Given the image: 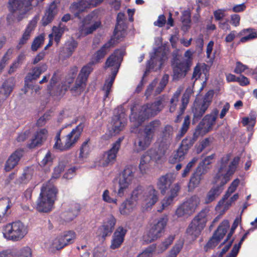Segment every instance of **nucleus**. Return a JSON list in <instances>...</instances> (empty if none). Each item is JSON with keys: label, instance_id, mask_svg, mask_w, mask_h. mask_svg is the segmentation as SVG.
<instances>
[{"label": "nucleus", "instance_id": "nucleus-1", "mask_svg": "<svg viewBox=\"0 0 257 257\" xmlns=\"http://www.w3.org/2000/svg\"><path fill=\"white\" fill-rule=\"evenodd\" d=\"M230 155L222 157L220 161L218 170L215 176L213 183L215 186L212 187L207 193L204 199L205 203L209 204L213 201L222 192L223 186L230 180V177L234 173L239 161V157H235L229 164Z\"/></svg>", "mask_w": 257, "mask_h": 257}, {"label": "nucleus", "instance_id": "nucleus-2", "mask_svg": "<svg viewBox=\"0 0 257 257\" xmlns=\"http://www.w3.org/2000/svg\"><path fill=\"white\" fill-rule=\"evenodd\" d=\"M164 98L160 97L152 104H147L142 106L135 105L131 108L130 120L134 122L136 127L140 126L145 120L154 116L164 107Z\"/></svg>", "mask_w": 257, "mask_h": 257}, {"label": "nucleus", "instance_id": "nucleus-3", "mask_svg": "<svg viewBox=\"0 0 257 257\" xmlns=\"http://www.w3.org/2000/svg\"><path fill=\"white\" fill-rule=\"evenodd\" d=\"M159 194L153 186H137L132 193L131 199L140 200L145 209L151 208L158 201Z\"/></svg>", "mask_w": 257, "mask_h": 257}, {"label": "nucleus", "instance_id": "nucleus-4", "mask_svg": "<svg viewBox=\"0 0 257 257\" xmlns=\"http://www.w3.org/2000/svg\"><path fill=\"white\" fill-rule=\"evenodd\" d=\"M57 193V191L53 185L49 183L44 184L37 202V210L41 212L50 211L56 200Z\"/></svg>", "mask_w": 257, "mask_h": 257}, {"label": "nucleus", "instance_id": "nucleus-5", "mask_svg": "<svg viewBox=\"0 0 257 257\" xmlns=\"http://www.w3.org/2000/svg\"><path fill=\"white\" fill-rule=\"evenodd\" d=\"M28 232L27 226L20 221L6 224L4 226L3 232L5 238L14 241L21 240Z\"/></svg>", "mask_w": 257, "mask_h": 257}, {"label": "nucleus", "instance_id": "nucleus-6", "mask_svg": "<svg viewBox=\"0 0 257 257\" xmlns=\"http://www.w3.org/2000/svg\"><path fill=\"white\" fill-rule=\"evenodd\" d=\"M181 91L182 90L180 88H178L175 91L170 100L168 106L170 112L173 113L177 110V116L175 119V122H179L181 121V115L184 113L189 101L190 93L186 91L182 97L181 103L179 104L178 109H177L179 98Z\"/></svg>", "mask_w": 257, "mask_h": 257}, {"label": "nucleus", "instance_id": "nucleus-7", "mask_svg": "<svg viewBox=\"0 0 257 257\" xmlns=\"http://www.w3.org/2000/svg\"><path fill=\"white\" fill-rule=\"evenodd\" d=\"M34 0H9L8 2V9L12 13H17L16 19L18 21H21L25 15L30 10L32 9V2ZM36 6L44 0H36Z\"/></svg>", "mask_w": 257, "mask_h": 257}, {"label": "nucleus", "instance_id": "nucleus-8", "mask_svg": "<svg viewBox=\"0 0 257 257\" xmlns=\"http://www.w3.org/2000/svg\"><path fill=\"white\" fill-rule=\"evenodd\" d=\"M168 221V218L166 215L155 220L151 225V227L147 234L144 235V240L146 243H150L160 238L165 231Z\"/></svg>", "mask_w": 257, "mask_h": 257}, {"label": "nucleus", "instance_id": "nucleus-9", "mask_svg": "<svg viewBox=\"0 0 257 257\" xmlns=\"http://www.w3.org/2000/svg\"><path fill=\"white\" fill-rule=\"evenodd\" d=\"M213 92H208L201 100H196L192 107L193 114V121L195 122L205 113L212 101Z\"/></svg>", "mask_w": 257, "mask_h": 257}, {"label": "nucleus", "instance_id": "nucleus-10", "mask_svg": "<svg viewBox=\"0 0 257 257\" xmlns=\"http://www.w3.org/2000/svg\"><path fill=\"white\" fill-rule=\"evenodd\" d=\"M218 112L217 109H214L209 114H206L197 125L194 135L202 136L212 130Z\"/></svg>", "mask_w": 257, "mask_h": 257}, {"label": "nucleus", "instance_id": "nucleus-11", "mask_svg": "<svg viewBox=\"0 0 257 257\" xmlns=\"http://www.w3.org/2000/svg\"><path fill=\"white\" fill-rule=\"evenodd\" d=\"M134 170L133 167H126L120 176L117 191L118 196H122L128 193L132 181L134 178Z\"/></svg>", "mask_w": 257, "mask_h": 257}, {"label": "nucleus", "instance_id": "nucleus-12", "mask_svg": "<svg viewBox=\"0 0 257 257\" xmlns=\"http://www.w3.org/2000/svg\"><path fill=\"white\" fill-rule=\"evenodd\" d=\"M200 198L196 195L188 198L176 210V214L178 217L189 216L192 214L200 204Z\"/></svg>", "mask_w": 257, "mask_h": 257}, {"label": "nucleus", "instance_id": "nucleus-13", "mask_svg": "<svg viewBox=\"0 0 257 257\" xmlns=\"http://www.w3.org/2000/svg\"><path fill=\"white\" fill-rule=\"evenodd\" d=\"M100 26V22L96 20L93 13L88 15L82 21L79 28V32L81 36H85L92 33Z\"/></svg>", "mask_w": 257, "mask_h": 257}, {"label": "nucleus", "instance_id": "nucleus-14", "mask_svg": "<svg viewBox=\"0 0 257 257\" xmlns=\"http://www.w3.org/2000/svg\"><path fill=\"white\" fill-rule=\"evenodd\" d=\"M229 227V222L227 220H223L218 227L217 230L214 233L213 235L208 241L205 246L206 251L208 249L212 248L216 246L219 242L223 238Z\"/></svg>", "mask_w": 257, "mask_h": 257}, {"label": "nucleus", "instance_id": "nucleus-15", "mask_svg": "<svg viewBox=\"0 0 257 257\" xmlns=\"http://www.w3.org/2000/svg\"><path fill=\"white\" fill-rule=\"evenodd\" d=\"M104 0H80L77 3H74L71 6V11L76 17L80 18V13L100 5Z\"/></svg>", "mask_w": 257, "mask_h": 257}, {"label": "nucleus", "instance_id": "nucleus-16", "mask_svg": "<svg viewBox=\"0 0 257 257\" xmlns=\"http://www.w3.org/2000/svg\"><path fill=\"white\" fill-rule=\"evenodd\" d=\"M239 183V180L238 179H235L231 184L230 186L228 188L225 194L224 195L222 199L220 200L218 203V206L219 207H223L224 209H227L230 206L232 203L238 198V194H235L229 200H227L228 198L236 190L237 187Z\"/></svg>", "mask_w": 257, "mask_h": 257}, {"label": "nucleus", "instance_id": "nucleus-17", "mask_svg": "<svg viewBox=\"0 0 257 257\" xmlns=\"http://www.w3.org/2000/svg\"><path fill=\"white\" fill-rule=\"evenodd\" d=\"M120 139L112 144L111 149L105 152L98 161V165L105 167L110 164L113 163L115 161L116 154L120 147Z\"/></svg>", "mask_w": 257, "mask_h": 257}, {"label": "nucleus", "instance_id": "nucleus-18", "mask_svg": "<svg viewBox=\"0 0 257 257\" xmlns=\"http://www.w3.org/2000/svg\"><path fill=\"white\" fill-rule=\"evenodd\" d=\"M84 127V124L80 123L75 128L67 135L65 139L64 149H69L73 147L79 139Z\"/></svg>", "mask_w": 257, "mask_h": 257}, {"label": "nucleus", "instance_id": "nucleus-19", "mask_svg": "<svg viewBox=\"0 0 257 257\" xmlns=\"http://www.w3.org/2000/svg\"><path fill=\"white\" fill-rule=\"evenodd\" d=\"M47 65L45 63L41 64L39 66L33 68L25 78V88H29V83L38 78L42 73L47 70Z\"/></svg>", "mask_w": 257, "mask_h": 257}, {"label": "nucleus", "instance_id": "nucleus-20", "mask_svg": "<svg viewBox=\"0 0 257 257\" xmlns=\"http://www.w3.org/2000/svg\"><path fill=\"white\" fill-rule=\"evenodd\" d=\"M175 176L171 173L167 174L160 177L157 183L158 188L162 194H165L175 180Z\"/></svg>", "mask_w": 257, "mask_h": 257}, {"label": "nucleus", "instance_id": "nucleus-21", "mask_svg": "<svg viewBox=\"0 0 257 257\" xmlns=\"http://www.w3.org/2000/svg\"><path fill=\"white\" fill-rule=\"evenodd\" d=\"M122 59V53L120 50H116L109 58H107L105 62V67H112V72L116 71L117 74L120 62Z\"/></svg>", "mask_w": 257, "mask_h": 257}, {"label": "nucleus", "instance_id": "nucleus-22", "mask_svg": "<svg viewBox=\"0 0 257 257\" xmlns=\"http://www.w3.org/2000/svg\"><path fill=\"white\" fill-rule=\"evenodd\" d=\"M173 128L171 125L165 126L162 132V139L159 142V148L164 151L167 150L172 142Z\"/></svg>", "mask_w": 257, "mask_h": 257}, {"label": "nucleus", "instance_id": "nucleus-23", "mask_svg": "<svg viewBox=\"0 0 257 257\" xmlns=\"http://www.w3.org/2000/svg\"><path fill=\"white\" fill-rule=\"evenodd\" d=\"M116 21L117 23L114 31V34L115 38L117 39H119L124 37L126 34V18L124 14L122 13H119L117 14Z\"/></svg>", "mask_w": 257, "mask_h": 257}, {"label": "nucleus", "instance_id": "nucleus-24", "mask_svg": "<svg viewBox=\"0 0 257 257\" xmlns=\"http://www.w3.org/2000/svg\"><path fill=\"white\" fill-rule=\"evenodd\" d=\"M190 66L188 60L176 63L173 68V79L179 80L184 78L189 70Z\"/></svg>", "mask_w": 257, "mask_h": 257}, {"label": "nucleus", "instance_id": "nucleus-25", "mask_svg": "<svg viewBox=\"0 0 257 257\" xmlns=\"http://www.w3.org/2000/svg\"><path fill=\"white\" fill-rule=\"evenodd\" d=\"M23 156L22 150H17L8 158L5 163L4 169L6 172H10L15 168L19 164Z\"/></svg>", "mask_w": 257, "mask_h": 257}, {"label": "nucleus", "instance_id": "nucleus-26", "mask_svg": "<svg viewBox=\"0 0 257 257\" xmlns=\"http://www.w3.org/2000/svg\"><path fill=\"white\" fill-rule=\"evenodd\" d=\"M38 19V17L35 16L29 22L24 33L23 34L22 37L19 40V44L18 45L19 48H21L22 45L26 44L30 39L32 32L33 31H34L36 26Z\"/></svg>", "mask_w": 257, "mask_h": 257}, {"label": "nucleus", "instance_id": "nucleus-27", "mask_svg": "<svg viewBox=\"0 0 257 257\" xmlns=\"http://www.w3.org/2000/svg\"><path fill=\"white\" fill-rule=\"evenodd\" d=\"M153 139L143 131L138 135L135 141V145L138 151L144 150L150 145Z\"/></svg>", "mask_w": 257, "mask_h": 257}, {"label": "nucleus", "instance_id": "nucleus-28", "mask_svg": "<svg viewBox=\"0 0 257 257\" xmlns=\"http://www.w3.org/2000/svg\"><path fill=\"white\" fill-rule=\"evenodd\" d=\"M126 230L122 227H119L114 232L112 236L110 248L114 249L120 246L124 240Z\"/></svg>", "mask_w": 257, "mask_h": 257}, {"label": "nucleus", "instance_id": "nucleus-29", "mask_svg": "<svg viewBox=\"0 0 257 257\" xmlns=\"http://www.w3.org/2000/svg\"><path fill=\"white\" fill-rule=\"evenodd\" d=\"M35 168L33 166L25 168L22 175L17 178L14 183L16 185L26 184L34 177Z\"/></svg>", "mask_w": 257, "mask_h": 257}, {"label": "nucleus", "instance_id": "nucleus-30", "mask_svg": "<svg viewBox=\"0 0 257 257\" xmlns=\"http://www.w3.org/2000/svg\"><path fill=\"white\" fill-rule=\"evenodd\" d=\"M77 42L74 39L66 42L60 53V57L63 59L70 57L77 48Z\"/></svg>", "mask_w": 257, "mask_h": 257}, {"label": "nucleus", "instance_id": "nucleus-31", "mask_svg": "<svg viewBox=\"0 0 257 257\" xmlns=\"http://www.w3.org/2000/svg\"><path fill=\"white\" fill-rule=\"evenodd\" d=\"M126 123V118L124 114L114 116L111 120V130L114 133H118L124 127Z\"/></svg>", "mask_w": 257, "mask_h": 257}, {"label": "nucleus", "instance_id": "nucleus-32", "mask_svg": "<svg viewBox=\"0 0 257 257\" xmlns=\"http://www.w3.org/2000/svg\"><path fill=\"white\" fill-rule=\"evenodd\" d=\"M204 227L203 226L197 223L196 221L192 220L187 229V235L192 239L194 240L198 237Z\"/></svg>", "mask_w": 257, "mask_h": 257}, {"label": "nucleus", "instance_id": "nucleus-33", "mask_svg": "<svg viewBox=\"0 0 257 257\" xmlns=\"http://www.w3.org/2000/svg\"><path fill=\"white\" fill-rule=\"evenodd\" d=\"M15 85V79L10 77L7 79L2 85L1 89L3 93V99H7L13 91Z\"/></svg>", "mask_w": 257, "mask_h": 257}, {"label": "nucleus", "instance_id": "nucleus-34", "mask_svg": "<svg viewBox=\"0 0 257 257\" xmlns=\"http://www.w3.org/2000/svg\"><path fill=\"white\" fill-rule=\"evenodd\" d=\"M57 14V10L56 5L55 4L51 5L42 19V25L46 26L51 23Z\"/></svg>", "mask_w": 257, "mask_h": 257}, {"label": "nucleus", "instance_id": "nucleus-35", "mask_svg": "<svg viewBox=\"0 0 257 257\" xmlns=\"http://www.w3.org/2000/svg\"><path fill=\"white\" fill-rule=\"evenodd\" d=\"M115 219L113 216H110L107 221L104 222L102 226L99 228V231L101 232V235L102 237H105L111 233L115 224Z\"/></svg>", "mask_w": 257, "mask_h": 257}, {"label": "nucleus", "instance_id": "nucleus-36", "mask_svg": "<svg viewBox=\"0 0 257 257\" xmlns=\"http://www.w3.org/2000/svg\"><path fill=\"white\" fill-rule=\"evenodd\" d=\"M205 174V173H203V171L197 168L196 172L190 178L188 185L189 189L190 190H193L194 188L198 187Z\"/></svg>", "mask_w": 257, "mask_h": 257}, {"label": "nucleus", "instance_id": "nucleus-37", "mask_svg": "<svg viewBox=\"0 0 257 257\" xmlns=\"http://www.w3.org/2000/svg\"><path fill=\"white\" fill-rule=\"evenodd\" d=\"M47 133V131L46 129H41L37 131L35 138L32 140V142L30 144V147L32 148L41 145L46 140Z\"/></svg>", "mask_w": 257, "mask_h": 257}, {"label": "nucleus", "instance_id": "nucleus-38", "mask_svg": "<svg viewBox=\"0 0 257 257\" xmlns=\"http://www.w3.org/2000/svg\"><path fill=\"white\" fill-rule=\"evenodd\" d=\"M10 207V201L8 199L0 200V223L5 217L8 216Z\"/></svg>", "mask_w": 257, "mask_h": 257}, {"label": "nucleus", "instance_id": "nucleus-39", "mask_svg": "<svg viewBox=\"0 0 257 257\" xmlns=\"http://www.w3.org/2000/svg\"><path fill=\"white\" fill-rule=\"evenodd\" d=\"M160 125L161 123L160 121H152L146 125L144 132L153 138L155 133L159 129Z\"/></svg>", "mask_w": 257, "mask_h": 257}, {"label": "nucleus", "instance_id": "nucleus-40", "mask_svg": "<svg viewBox=\"0 0 257 257\" xmlns=\"http://www.w3.org/2000/svg\"><path fill=\"white\" fill-rule=\"evenodd\" d=\"M209 209L208 208H205L202 210L193 220L196 221L197 223L205 227L206 223L209 219Z\"/></svg>", "mask_w": 257, "mask_h": 257}, {"label": "nucleus", "instance_id": "nucleus-41", "mask_svg": "<svg viewBox=\"0 0 257 257\" xmlns=\"http://www.w3.org/2000/svg\"><path fill=\"white\" fill-rule=\"evenodd\" d=\"M208 72V67L205 63L198 64L194 68L192 79L197 80L199 78L202 73L206 74Z\"/></svg>", "mask_w": 257, "mask_h": 257}, {"label": "nucleus", "instance_id": "nucleus-42", "mask_svg": "<svg viewBox=\"0 0 257 257\" xmlns=\"http://www.w3.org/2000/svg\"><path fill=\"white\" fill-rule=\"evenodd\" d=\"M241 35L244 36L240 39V42L244 43L257 37L256 32L251 29H244L240 33Z\"/></svg>", "mask_w": 257, "mask_h": 257}, {"label": "nucleus", "instance_id": "nucleus-43", "mask_svg": "<svg viewBox=\"0 0 257 257\" xmlns=\"http://www.w3.org/2000/svg\"><path fill=\"white\" fill-rule=\"evenodd\" d=\"M67 28L64 26L60 25L58 27H53V33L49 35L50 39L54 36L55 40L58 44L61 38V36Z\"/></svg>", "mask_w": 257, "mask_h": 257}, {"label": "nucleus", "instance_id": "nucleus-44", "mask_svg": "<svg viewBox=\"0 0 257 257\" xmlns=\"http://www.w3.org/2000/svg\"><path fill=\"white\" fill-rule=\"evenodd\" d=\"M215 155L212 154L211 155L205 157L199 164L197 168L201 170L203 173H206L208 170L209 169L208 167L213 162L214 159Z\"/></svg>", "mask_w": 257, "mask_h": 257}, {"label": "nucleus", "instance_id": "nucleus-45", "mask_svg": "<svg viewBox=\"0 0 257 257\" xmlns=\"http://www.w3.org/2000/svg\"><path fill=\"white\" fill-rule=\"evenodd\" d=\"M85 82L77 77L75 85L71 89L72 93L75 95L80 94L84 90Z\"/></svg>", "mask_w": 257, "mask_h": 257}, {"label": "nucleus", "instance_id": "nucleus-46", "mask_svg": "<svg viewBox=\"0 0 257 257\" xmlns=\"http://www.w3.org/2000/svg\"><path fill=\"white\" fill-rule=\"evenodd\" d=\"M65 246V243L59 237L51 241L49 243L48 247L51 251L54 252L56 250L63 248Z\"/></svg>", "mask_w": 257, "mask_h": 257}, {"label": "nucleus", "instance_id": "nucleus-47", "mask_svg": "<svg viewBox=\"0 0 257 257\" xmlns=\"http://www.w3.org/2000/svg\"><path fill=\"white\" fill-rule=\"evenodd\" d=\"M198 136L194 135L193 137H187L183 140L180 147L188 152V150L196 141V138Z\"/></svg>", "mask_w": 257, "mask_h": 257}, {"label": "nucleus", "instance_id": "nucleus-48", "mask_svg": "<svg viewBox=\"0 0 257 257\" xmlns=\"http://www.w3.org/2000/svg\"><path fill=\"white\" fill-rule=\"evenodd\" d=\"M13 257H32V250L29 246L23 247L17 250Z\"/></svg>", "mask_w": 257, "mask_h": 257}, {"label": "nucleus", "instance_id": "nucleus-49", "mask_svg": "<svg viewBox=\"0 0 257 257\" xmlns=\"http://www.w3.org/2000/svg\"><path fill=\"white\" fill-rule=\"evenodd\" d=\"M175 239V235H171L165 238L158 246V249L160 252L165 251L173 243Z\"/></svg>", "mask_w": 257, "mask_h": 257}, {"label": "nucleus", "instance_id": "nucleus-50", "mask_svg": "<svg viewBox=\"0 0 257 257\" xmlns=\"http://www.w3.org/2000/svg\"><path fill=\"white\" fill-rule=\"evenodd\" d=\"M111 46V43L108 42L105 44L100 50H99L95 54V58L96 61H98L103 58L105 55L108 52Z\"/></svg>", "mask_w": 257, "mask_h": 257}, {"label": "nucleus", "instance_id": "nucleus-51", "mask_svg": "<svg viewBox=\"0 0 257 257\" xmlns=\"http://www.w3.org/2000/svg\"><path fill=\"white\" fill-rule=\"evenodd\" d=\"M62 241L65 243V246L72 243L76 237L75 233L72 231L64 232L60 236Z\"/></svg>", "mask_w": 257, "mask_h": 257}, {"label": "nucleus", "instance_id": "nucleus-52", "mask_svg": "<svg viewBox=\"0 0 257 257\" xmlns=\"http://www.w3.org/2000/svg\"><path fill=\"white\" fill-rule=\"evenodd\" d=\"M116 75V71L114 72H112L110 78L107 79L105 81L103 87V90L105 91V97H107L108 96L110 90L111 88Z\"/></svg>", "mask_w": 257, "mask_h": 257}, {"label": "nucleus", "instance_id": "nucleus-53", "mask_svg": "<svg viewBox=\"0 0 257 257\" xmlns=\"http://www.w3.org/2000/svg\"><path fill=\"white\" fill-rule=\"evenodd\" d=\"M13 52V49H9L3 57L0 62V72L3 71L6 65L8 64L9 61L12 59Z\"/></svg>", "mask_w": 257, "mask_h": 257}, {"label": "nucleus", "instance_id": "nucleus-54", "mask_svg": "<svg viewBox=\"0 0 257 257\" xmlns=\"http://www.w3.org/2000/svg\"><path fill=\"white\" fill-rule=\"evenodd\" d=\"M183 246V242L181 241L176 243L170 250L166 257H176L180 252Z\"/></svg>", "mask_w": 257, "mask_h": 257}, {"label": "nucleus", "instance_id": "nucleus-55", "mask_svg": "<svg viewBox=\"0 0 257 257\" xmlns=\"http://www.w3.org/2000/svg\"><path fill=\"white\" fill-rule=\"evenodd\" d=\"M53 156L50 152H47L44 155L39 164L41 166L49 167L52 164Z\"/></svg>", "mask_w": 257, "mask_h": 257}, {"label": "nucleus", "instance_id": "nucleus-56", "mask_svg": "<svg viewBox=\"0 0 257 257\" xmlns=\"http://www.w3.org/2000/svg\"><path fill=\"white\" fill-rule=\"evenodd\" d=\"M188 152L183 149L180 146L177 150L176 153L174 154L173 158L170 161L172 163H176L179 161H181L184 159L185 156Z\"/></svg>", "mask_w": 257, "mask_h": 257}, {"label": "nucleus", "instance_id": "nucleus-57", "mask_svg": "<svg viewBox=\"0 0 257 257\" xmlns=\"http://www.w3.org/2000/svg\"><path fill=\"white\" fill-rule=\"evenodd\" d=\"M212 140L211 139L207 138L202 140L198 145L196 146L195 149L197 154L200 153L204 149L208 147Z\"/></svg>", "mask_w": 257, "mask_h": 257}, {"label": "nucleus", "instance_id": "nucleus-58", "mask_svg": "<svg viewBox=\"0 0 257 257\" xmlns=\"http://www.w3.org/2000/svg\"><path fill=\"white\" fill-rule=\"evenodd\" d=\"M168 80H169V75H168L166 74L163 76V77L159 84V86L157 87V88L156 89V90L155 91V93H154L155 95H157V94L160 93L162 91V90L164 89V88L166 86V84L168 83Z\"/></svg>", "mask_w": 257, "mask_h": 257}, {"label": "nucleus", "instance_id": "nucleus-59", "mask_svg": "<svg viewBox=\"0 0 257 257\" xmlns=\"http://www.w3.org/2000/svg\"><path fill=\"white\" fill-rule=\"evenodd\" d=\"M92 71V68L90 66L87 65L84 66L82 69L81 70L78 76L79 79H80V80H82L83 81H86L87 77Z\"/></svg>", "mask_w": 257, "mask_h": 257}, {"label": "nucleus", "instance_id": "nucleus-60", "mask_svg": "<svg viewBox=\"0 0 257 257\" xmlns=\"http://www.w3.org/2000/svg\"><path fill=\"white\" fill-rule=\"evenodd\" d=\"M190 124V116L186 115L184 119L183 123L180 131V138L183 137L187 132Z\"/></svg>", "mask_w": 257, "mask_h": 257}, {"label": "nucleus", "instance_id": "nucleus-61", "mask_svg": "<svg viewBox=\"0 0 257 257\" xmlns=\"http://www.w3.org/2000/svg\"><path fill=\"white\" fill-rule=\"evenodd\" d=\"M133 206L131 201L127 200L123 202L120 207L119 210L121 214H127L132 210Z\"/></svg>", "mask_w": 257, "mask_h": 257}, {"label": "nucleus", "instance_id": "nucleus-62", "mask_svg": "<svg viewBox=\"0 0 257 257\" xmlns=\"http://www.w3.org/2000/svg\"><path fill=\"white\" fill-rule=\"evenodd\" d=\"M182 22L183 23L182 29L184 31H187L190 27V15L188 12H184L183 13Z\"/></svg>", "mask_w": 257, "mask_h": 257}, {"label": "nucleus", "instance_id": "nucleus-63", "mask_svg": "<svg viewBox=\"0 0 257 257\" xmlns=\"http://www.w3.org/2000/svg\"><path fill=\"white\" fill-rule=\"evenodd\" d=\"M102 200L108 203H113L116 204L117 199L111 196L109 191L108 190H105L102 195Z\"/></svg>", "mask_w": 257, "mask_h": 257}, {"label": "nucleus", "instance_id": "nucleus-64", "mask_svg": "<svg viewBox=\"0 0 257 257\" xmlns=\"http://www.w3.org/2000/svg\"><path fill=\"white\" fill-rule=\"evenodd\" d=\"M151 160V156L148 154H145L141 157L140 169L142 172L145 171L147 165L150 162Z\"/></svg>", "mask_w": 257, "mask_h": 257}]
</instances>
